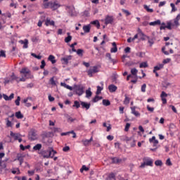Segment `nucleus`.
I'll return each instance as SVG.
<instances>
[{"mask_svg":"<svg viewBox=\"0 0 180 180\" xmlns=\"http://www.w3.org/2000/svg\"><path fill=\"white\" fill-rule=\"evenodd\" d=\"M44 8L45 9H51L52 11H57L58 8H61V4L57 1H49L48 3L44 4Z\"/></svg>","mask_w":180,"mask_h":180,"instance_id":"1","label":"nucleus"},{"mask_svg":"<svg viewBox=\"0 0 180 180\" xmlns=\"http://www.w3.org/2000/svg\"><path fill=\"white\" fill-rule=\"evenodd\" d=\"M143 162L141 164L140 168H145L146 165L148 167H153V159L148 157H145L143 158Z\"/></svg>","mask_w":180,"mask_h":180,"instance_id":"2","label":"nucleus"},{"mask_svg":"<svg viewBox=\"0 0 180 180\" xmlns=\"http://www.w3.org/2000/svg\"><path fill=\"white\" fill-rule=\"evenodd\" d=\"M84 89H85V87L82 85H75L73 87V91L78 96H82V95L84 94Z\"/></svg>","mask_w":180,"mask_h":180,"instance_id":"3","label":"nucleus"},{"mask_svg":"<svg viewBox=\"0 0 180 180\" xmlns=\"http://www.w3.org/2000/svg\"><path fill=\"white\" fill-rule=\"evenodd\" d=\"M20 74H22L27 79L33 78V75L30 74V70L27 68H23L20 71Z\"/></svg>","mask_w":180,"mask_h":180,"instance_id":"4","label":"nucleus"},{"mask_svg":"<svg viewBox=\"0 0 180 180\" xmlns=\"http://www.w3.org/2000/svg\"><path fill=\"white\" fill-rule=\"evenodd\" d=\"M28 139L31 140V141H34V140H37V131L34 129H31L28 133Z\"/></svg>","mask_w":180,"mask_h":180,"instance_id":"5","label":"nucleus"},{"mask_svg":"<svg viewBox=\"0 0 180 180\" xmlns=\"http://www.w3.org/2000/svg\"><path fill=\"white\" fill-rule=\"evenodd\" d=\"M96 72H99V68H98V66H94L92 68H90L87 71L89 77H92V75L94 74H96Z\"/></svg>","mask_w":180,"mask_h":180,"instance_id":"6","label":"nucleus"},{"mask_svg":"<svg viewBox=\"0 0 180 180\" xmlns=\"http://www.w3.org/2000/svg\"><path fill=\"white\" fill-rule=\"evenodd\" d=\"M70 60H72V56H65V57L62 58L60 59V61L62 64H65V65H68V63L70 61Z\"/></svg>","mask_w":180,"mask_h":180,"instance_id":"7","label":"nucleus"},{"mask_svg":"<svg viewBox=\"0 0 180 180\" xmlns=\"http://www.w3.org/2000/svg\"><path fill=\"white\" fill-rule=\"evenodd\" d=\"M126 142L127 144H129L131 147H136V140L132 138H127Z\"/></svg>","mask_w":180,"mask_h":180,"instance_id":"8","label":"nucleus"},{"mask_svg":"<svg viewBox=\"0 0 180 180\" xmlns=\"http://www.w3.org/2000/svg\"><path fill=\"white\" fill-rule=\"evenodd\" d=\"M105 25H112L113 23V16L107 15L105 19Z\"/></svg>","mask_w":180,"mask_h":180,"instance_id":"9","label":"nucleus"},{"mask_svg":"<svg viewBox=\"0 0 180 180\" xmlns=\"http://www.w3.org/2000/svg\"><path fill=\"white\" fill-rule=\"evenodd\" d=\"M94 140V137H91L90 139H83L82 140V143L83 144V146H84L85 147H88V146H89V144H91V142L93 141Z\"/></svg>","mask_w":180,"mask_h":180,"instance_id":"10","label":"nucleus"},{"mask_svg":"<svg viewBox=\"0 0 180 180\" xmlns=\"http://www.w3.org/2000/svg\"><path fill=\"white\" fill-rule=\"evenodd\" d=\"M50 150H41V151H39L38 153V154H39V155H42V157L44 158H49V153Z\"/></svg>","mask_w":180,"mask_h":180,"instance_id":"11","label":"nucleus"},{"mask_svg":"<svg viewBox=\"0 0 180 180\" xmlns=\"http://www.w3.org/2000/svg\"><path fill=\"white\" fill-rule=\"evenodd\" d=\"M167 96H168V94H167V93H165V91H162L160 98H161L163 105H165L167 103V98H167Z\"/></svg>","mask_w":180,"mask_h":180,"instance_id":"12","label":"nucleus"},{"mask_svg":"<svg viewBox=\"0 0 180 180\" xmlns=\"http://www.w3.org/2000/svg\"><path fill=\"white\" fill-rule=\"evenodd\" d=\"M80 105H81L82 109H86V110H88V109H89V108H91V103H89L81 101Z\"/></svg>","mask_w":180,"mask_h":180,"instance_id":"13","label":"nucleus"},{"mask_svg":"<svg viewBox=\"0 0 180 180\" xmlns=\"http://www.w3.org/2000/svg\"><path fill=\"white\" fill-rule=\"evenodd\" d=\"M19 43L20 44H23V49H27L29 47V40H27V39H25L24 40H20Z\"/></svg>","mask_w":180,"mask_h":180,"instance_id":"14","label":"nucleus"},{"mask_svg":"<svg viewBox=\"0 0 180 180\" xmlns=\"http://www.w3.org/2000/svg\"><path fill=\"white\" fill-rule=\"evenodd\" d=\"M149 142L153 143V147H158V140L155 139V136H153L152 138L149 139Z\"/></svg>","mask_w":180,"mask_h":180,"instance_id":"15","label":"nucleus"},{"mask_svg":"<svg viewBox=\"0 0 180 180\" xmlns=\"http://www.w3.org/2000/svg\"><path fill=\"white\" fill-rule=\"evenodd\" d=\"M68 134H73L72 138L75 139L77 137V134L75 133L74 131H70L68 132H63L60 134V136H68Z\"/></svg>","mask_w":180,"mask_h":180,"instance_id":"16","label":"nucleus"},{"mask_svg":"<svg viewBox=\"0 0 180 180\" xmlns=\"http://www.w3.org/2000/svg\"><path fill=\"white\" fill-rule=\"evenodd\" d=\"M46 26H55L56 22L54 20H51L50 18H46V22H45Z\"/></svg>","mask_w":180,"mask_h":180,"instance_id":"17","label":"nucleus"},{"mask_svg":"<svg viewBox=\"0 0 180 180\" xmlns=\"http://www.w3.org/2000/svg\"><path fill=\"white\" fill-rule=\"evenodd\" d=\"M3 98L6 101H12V99H13V98H15V94L13 93H12L10 95V96H8V95H6V94H3Z\"/></svg>","mask_w":180,"mask_h":180,"instance_id":"18","label":"nucleus"},{"mask_svg":"<svg viewBox=\"0 0 180 180\" xmlns=\"http://www.w3.org/2000/svg\"><path fill=\"white\" fill-rule=\"evenodd\" d=\"M10 135L11 137H13L14 140H18L20 137H21L22 135H20V134L18 133H13V131H11L10 132Z\"/></svg>","mask_w":180,"mask_h":180,"instance_id":"19","label":"nucleus"},{"mask_svg":"<svg viewBox=\"0 0 180 180\" xmlns=\"http://www.w3.org/2000/svg\"><path fill=\"white\" fill-rule=\"evenodd\" d=\"M5 157V153H0V167H3V168H5L6 167V164L4 163L2 165L4 161H2V158Z\"/></svg>","mask_w":180,"mask_h":180,"instance_id":"20","label":"nucleus"},{"mask_svg":"<svg viewBox=\"0 0 180 180\" xmlns=\"http://www.w3.org/2000/svg\"><path fill=\"white\" fill-rule=\"evenodd\" d=\"M131 113L132 115H134V116H136V117H139V116H140V112H139V111L136 110V107H131Z\"/></svg>","mask_w":180,"mask_h":180,"instance_id":"21","label":"nucleus"},{"mask_svg":"<svg viewBox=\"0 0 180 180\" xmlns=\"http://www.w3.org/2000/svg\"><path fill=\"white\" fill-rule=\"evenodd\" d=\"M66 9H68V12L70 13V15H71V16H72L73 12L75 11V7H74V6H68L66 7Z\"/></svg>","mask_w":180,"mask_h":180,"instance_id":"22","label":"nucleus"},{"mask_svg":"<svg viewBox=\"0 0 180 180\" xmlns=\"http://www.w3.org/2000/svg\"><path fill=\"white\" fill-rule=\"evenodd\" d=\"M101 86H97V91L96 92V95L101 94V92H102V91H103V82H101Z\"/></svg>","mask_w":180,"mask_h":180,"instance_id":"23","label":"nucleus"},{"mask_svg":"<svg viewBox=\"0 0 180 180\" xmlns=\"http://www.w3.org/2000/svg\"><path fill=\"white\" fill-rule=\"evenodd\" d=\"M25 157L22 154H18L17 155V160L20 162V165H22L23 164L24 158Z\"/></svg>","mask_w":180,"mask_h":180,"instance_id":"24","label":"nucleus"},{"mask_svg":"<svg viewBox=\"0 0 180 180\" xmlns=\"http://www.w3.org/2000/svg\"><path fill=\"white\" fill-rule=\"evenodd\" d=\"M108 89L110 92H116V91H117V86L115 84H110L108 86Z\"/></svg>","mask_w":180,"mask_h":180,"instance_id":"25","label":"nucleus"},{"mask_svg":"<svg viewBox=\"0 0 180 180\" xmlns=\"http://www.w3.org/2000/svg\"><path fill=\"white\" fill-rule=\"evenodd\" d=\"M112 48L110 49V53H117V46L116 45V42H112Z\"/></svg>","mask_w":180,"mask_h":180,"instance_id":"26","label":"nucleus"},{"mask_svg":"<svg viewBox=\"0 0 180 180\" xmlns=\"http://www.w3.org/2000/svg\"><path fill=\"white\" fill-rule=\"evenodd\" d=\"M162 68H164V64H159L154 67L153 72H155V71H160V70H162Z\"/></svg>","mask_w":180,"mask_h":180,"instance_id":"27","label":"nucleus"},{"mask_svg":"<svg viewBox=\"0 0 180 180\" xmlns=\"http://www.w3.org/2000/svg\"><path fill=\"white\" fill-rule=\"evenodd\" d=\"M49 61H51L52 64H56L57 63V60H56V56L53 55H50L48 58Z\"/></svg>","mask_w":180,"mask_h":180,"instance_id":"28","label":"nucleus"},{"mask_svg":"<svg viewBox=\"0 0 180 180\" xmlns=\"http://www.w3.org/2000/svg\"><path fill=\"white\" fill-rule=\"evenodd\" d=\"M106 180H116V175L114 173H110Z\"/></svg>","mask_w":180,"mask_h":180,"instance_id":"29","label":"nucleus"},{"mask_svg":"<svg viewBox=\"0 0 180 180\" xmlns=\"http://www.w3.org/2000/svg\"><path fill=\"white\" fill-rule=\"evenodd\" d=\"M56 154H57V151L54 150L53 149H52L51 150H49L48 155L49 158H54V155H56Z\"/></svg>","mask_w":180,"mask_h":180,"instance_id":"30","label":"nucleus"},{"mask_svg":"<svg viewBox=\"0 0 180 180\" xmlns=\"http://www.w3.org/2000/svg\"><path fill=\"white\" fill-rule=\"evenodd\" d=\"M83 30L84 33H89L91 32V25H84L83 26Z\"/></svg>","mask_w":180,"mask_h":180,"instance_id":"31","label":"nucleus"},{"mask_svg":"<svg viewBox=\"0 0 180 180\" xmlns=\"http://www.w3.org/2000/svg\"><path fill=\"white\" fill-rule=\"evenodd\" d=\"M41 143H37L33 147L34 151H40L41 150Z\"/></svg>","mask_w":180,"mask_h":180,"instance_id":"32","label":"nucleus"},{"mask_svg":"<svg viewBox=\"0 0 180 180\" xmlns=\"http://www.w3.org/2000/svg\"><path fill=\"white\" fill-rule=\"evenodd\" d=\"M112 162L113 164H119V162H122V159H119V158H112Z\"/></svg>","mask_w":180,"mask_h":180,"instance_id":"33","label":"nucleus"},{"mask_svg":"<svg viewBox=\"0 0 180 180\" xmlns=\"http://www.w3.org/2000/svg\"><path fill=\"white\" fill-rule=\"evenodd\" d=\"M124 105H129L130 103V98L127 96V94L124 95Z\"/></svg>","mask_w":180,"mask_h":180,"instance_id":"34","label":"nucleus"},{"mask_svg":"<svg viewBox=\"0 0 180 180\" xmlns=\"http://www.w3.org/2000/svg\"><path fill=\"white\" fill-rule=\"evenodd\" d=\"M172 27H178L179 26V20L176 18L174 20V23H172Z\"/></svg>","mask_w":180,"mask_h":180,"instance_id":"35","label":"nucleus"},{"mask_svg":"<svg viewBox=\"0 0 180 180\" xmlns=\"http://www.w3.org/2000/svg\"><path fill=\"white\" fill-rule=\"evenodd\" d=\"M149 25L150 26H155L156 25H161V20H157L156 21L150 22Z\"/></svg>","mask_w":180,"mask_h":180,"instance_id":"36","label":"nucleus"},{"mask_svg":"<svg viewBox=\"0 0 180 180\" xmlns=\"http://www.w3.org/2000/svg\"><path fill=\"white\" fill-rule=\"evenodd\" d=\"M92 96V91H91V88H89L86 91V98H91Z\"/></svg>","mask_w":180,"mask_h":180,"instance_id":"37","label":"nucleus"},{"mask_svg":"<svg viewBox=\"0 0 180 180\" xmlns=\"http://www.w3.org/2000/svg\"><path fill=\"white\" fill-rule=\"evenodd\" d=\"M15 117H17V119H23V115L20 111L16 112Z\"/></svg>","mask_w":180,"mask_h":180,"instance_id":"38","label":"nucleus"},{"mask_svg":"<svg viewBox=\"0 0 180 180\" xmlns=\"http://www.w3.org/2000/svg\"><path fill=\"white\" fill-rule=\"evenodd\" d=\"M173 27H172V22H171V21H168L167 22L166 29H168L169 30H172Z\"/></svg>","mask_w":180,"mask_h":180,"instance_id":"39","label":"nucleus"},{"mask_svg":"<svg viewBox=\"0 0 180 180\" xmlns=\"http://www.w3.org/2000/svg\"><path fill=\"white\" fill-rule=\"evenodd\" d=\"M91 25H96L97 29H99L101 27V24L99 23V21L98 20H94L91 22Z\"/></svg>","mask_w":180,"mask_h":180,"instance_id":"40","label":"nucleus"},{"mask_svg":"<svg viewBox=\"0 0 180 180\" xmlns=\"http://www.w3.org/2000/svg\"><path fill=\"white\" fill-rule=\"evenodd\" d=\"M82 16H84V18H89V10L84 11L83 13H82Z\"/></svg>","mask_w":180,"mask_h":180,"instance_id":"41","label":"nucleus"},{"mask_svg":"<svg viewBox=\"0 0 180 180\" xmlns=\"http://www.w3.org/2000/svg\"><path fill=\"white\" fill-rule=\"evenodd\" d=\"M147 67H148L147 62H143L139 65V68H147Z\"/></svg>","mask_w":180,"mask_h":180,"instance_id":"42","label":"nucleus"},{"mask_svg":"<svg viewBox=\"0 0 180 180\" xmlns=\"http://www.w3.org/2000/svg\"><path fill=\"white\" fill-rule=\"evenodd\" d=\"M73 108H76L77 109H79V108H81V104H79V101H75Z\"/></svg>","mask_w":180,"mask_h":180,"instance_id":"43","label":"nucleus"},{"mask_svg":"<svg viewBox=\"0 0 180 180\" xmlns=\"http://www.w3.org/2000/svg\"><path fill=\"white\" fill-rule=\"evenodd\" d=\"M138 72H139V70H137V69H136V68H133V69L131 70V73L134 77H137V73Z\"/></svg>","mask_w":180,"mask_h":180,"instance_id":"44","label":"nucleus"},{"mask_svg":"<svg viewBox=\"0 0 180 180\" xmlns=\"http://www.w3.org/2000/svg\"><path fill=\"white\" fill-rule=\"evenodd\" d=\"M155 165L156 167H161L162 166V161L161 160H158L155 161Z\"/></svg>","mask_w":180,"mask_h":180,"instance_id":"45","label":"nucleus"},{"mask_svg":"<svg viewBox=\"0 0 180 180\" xmlns=\"http://www.w3.org/2000/svg\"><path fill=\"white\" fill-rule=\"evenodd\" d=\"M144 9H146V11H147V12H149L150 13H153V12H154V9L150 8V7H148V6L147 5L144 6Z\"/></svg>","mask_w":180,"mask_h":180,"instance_id":"46","label":"nucleus"},{"mask_svg":"<svg viewBox=\"0 0 180 180\" xmlns=\"http://www.w3.org/2000/svg\"><path fill=\"white\" fill-rule=\"evenodd\" d=\"M102 99V96H99L96 95L94 98H93V102L96 103L98 102V101H101Z\"/></svg>","mask_w":180,"mask_h":180,"instance_id":"47","label":"nucleus"},{"mask_svg":"<svg viewBox=\"0 0 180 180\" xmlns=\"http://www.w3.org/2000/svg\"><path fill=\"white\" fill-rule=\"evenodd\" d=\"M76 53L77 56H79V57H82V56H84V51L82 49H77Z\"/></svg>","mask_w":180,"mask_h":180,"instance_id":"48","label":"nucleus"},{"mask_svg":"<svg viewBox=\"0 0 180 180\" xmlns=\"http://www.w3.org/2000/svg\"><path fill=\"white\" fill-rule=\"evenodd\" d=\"M52 131L53 133H61L62 130L60 129V128L53 127L52 128Z\"/></svg>","mask_w":180,"mask_h":180,"instance_id":"49","label":"nucleus"},{"mask_svg":"<svg viewBox=\"0 0 180 180\" xmlns=\"http://www.w3.org/2000/svg\"><path fill=\"white\" fill-rule=\"evenodd\" d=\"M103 105H104V106H109L110 105V101H109V100H103Z\"/></svg>","mask_w":180,"mask_h":180,"instance_id":"50","label":"nucleus"},{"mask_svg":"<svg viewBox=\"0 0 180 180\" xmlns=\"http://www.w3.org/2000/svg\"><path fill=\"white\" fill-rule=\"evenodd\" d=\"M31 56L34 57V58H37V60H41V56L40 55H36V53H32Z\"/></svg>","mask_w":180,"mask_h":180,"instance_id":"51","label":"nucleus"},{"mask_svg":"<svg viewBox=\"0 0 180 180\" xmlns=\"http://www.w3.org/2000/svg\"><path fill=\"white\" fill-rule=\"evenodd\" d=\"M7 127H12V122L9 120V118L6 119Z\"/></svg>","mask_w":180,"mask_h":180,"instance_id":"52","label":"nucleus"},{"mask_svg":"<svg viewBox=\"0 0 180 180\" xmlns=\"http://www.w3.org/2000/svg\"><path fill=\"white\" fill-rule=\"evenodd\" d=\"M0 57H4V58L6 57V51L4 50L0 51Z\"/></svg>","mask_w":180,"mask_h":180,"instance_id":"53","label":"nucleus"},{"mask_svg":"<svg viewBox=\"0 0 180 180\" xmlns=\"http://www.w3.org/2000/svg\"><path fill=\"white\" fill-rule=\"evenodd\" d=\"M172 8V12H176L177 9L175 8V4L174 3L170 4Z\"/></svg>","mask_w":180,"mask_h":180,"instance_id":"54","label":"nucleus"},{"mask_svg":"<svg viewBox=\"0 0 180 180\" xmlns=\"http://www.w3.org/2000/svg\"><path fill=\"white\" fill-rule=\"evenodd\" d=\"M72 40V37H71V35L68 36L65 39V43H70V41Z\"/></svg>","mask_w":180,"mask_h":180,"instance_id":"55","label":"nucleus"},{"mask_svg":"<svg viewBox=\"0 0 180 180\" xmlns=\"http://www.w3.org/2000/svg\"><path fill=\"white\" fill-rule=\"evenodd\" d=\"M15 103L16 106H19V105H20V96L17 97V99L15 101Z\"/></svg>","mask_w":180,"mask_h":180,"instance_id":"56","label":"nucleus"},{"mask_svg":"<svg viewBox=\"0 0 180 180\" xmlns=\"http://www.w3.org/2000/svg\"><path fill=\"white\" fill-rule=\"evenodd\" d=\"M44 67H46V61H44V60H42L40 65L41 70H43Z\"/></svg>","mask_w":180,"mask_h":180,"instance_id":"57","label":"nucleus"},{"mask_svg":"<svg viewBox=\"0 0 180 180\" xmlns=\"http://www.w3.org/2000/svg\"><path fill=\"white\" fill-rule=\"evenodd\" d=\"M49 82L51 85H57V84L56 83V81L54 80V77H51L49 80Z\"/></svg>","mask_w":180,"mask_h":180,"instance_id":"58","label":"nucleus"},{"mask_svg":"<svg viewBox=\"0 0 180 180\" xmlns=\"http://www.w3.org/2000/svg\"><path fill=\"white\" fill-rule=\"evenodd\" d=\"M162 52L165 53V56H169V52L165 51V46L162 48Z\"/></svg>","mask_w":180,"mask_h":180,"instance_id":"59","label":"nucleus"},{"mask_svg":"<svg viewBox=\"0 0 180 180\" xmlns=\"http://www.w3.org/2000/svg\"><path fill=\"white\" fill-rule=\"evenodd\" d=\"M160 25H161L160 27V30H165L166 26H167L165 25V22H162V23L160 22Z\"/></svg>","mask_w":180,"mask_h":180,"instance_id":"60","label":"nucleus"},{"mask_svg":"<svg viewBox=\"0 0 180 180\" xmlns=\"http://www.w3.org/2000/svg\"><path fill=\"white\" fill-rule=\"evenodd\" d=\"M162 63H163V65H164V64H168V63H171V58H167L163 60Z\"/></svg>","mask_w":180,"mask_h":180,"instance_id":"61","label":"nucleus"},{"mask_svg":"<svg viewBox=\"0 0 180 180\" xmlns=\"http://www.w3.org/2000/svg\"><path fill=\"white\" fill-rule=\"evenodd\" d=\"M148 42L149 43L150 46L151 47L153 44H154V39H150V37H148Z\"/></svg>","mask_w":180,"mask_h":180,"instance_id":"62","label":"nucleus"},{"mask_svg":"<svg viewBox=\"0 0 180 180\" xmlns=\"http://www.w3.org/2000/svg\"><path fill=\"white\" fill-rule=\"evenodd\" d=\"M130 129V123H127L124 128V131H129Z\"/></svg>","mask_w":180,"mask_h":180,"instance_id":"63","label":"nucleus"},{"mask_svg":"<svg viewBox=\"0 0 180 180\" xmlns=\"http://www.w3.org/2000/svg\"><path fill=\"white\" fill-rule=\"evenodd\" d=\"M147 88V85L146 84H143L141 86V92H146V89Z\"/></svg>","mask_w":180,"mask_h":180,"instance_id":"64","label":"nucleus"}]
</instances>
